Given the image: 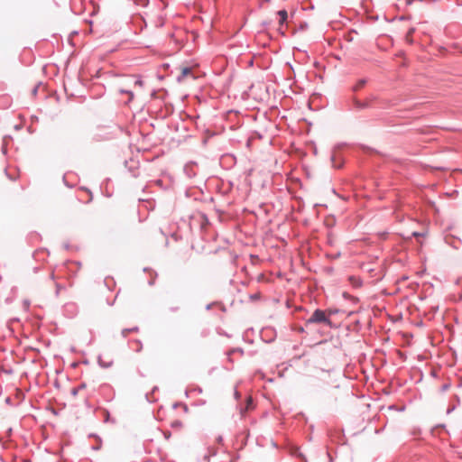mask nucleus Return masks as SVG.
<instances>
[{
  "label": "nucleus",
  "instance_id": "nucleus-14",
  "mask_svg": "<svg viewBox=\"0 0 462 462\" xmlns=\"http://www.w3.org/2000/svg\"><path fill=\"white\" fill-rule=\"evenodd\" d=\"M201 218H202L204 221H208L207 217H206L204 215H201Z\"/></svg>",
  "mask_w": 462,
  "mask_h": 462
},
{
  "label": "nucleus",
  "instance_id": "nucleus-5",
  "mask_svg": "<svg viewBox=\"0 0 462 462\" xmlns=\"http://www.w3.org/2000/svg\"><path fill=\"white\" fill-rule=\"evenodd\" d=\"M128 85L129 87H133L135 88L136 87L143 88V81L140 77L136 78L134 76H132L128 79Z\"/></svg>",
  "mask_w": 462,
  "mask_h": 462
},
{
  "label": "nucleus",
  "instance_id": "nucleus-16",
  "mask_svg": "<svg viewBox=\"0 0 462 462\" xmlns=\"http://www.w3.org/2000/svg\"><path fill=\"white\" fill-rule=\"evenodd\" d=\"M356 286H361V282H358L356 283Z\"/></svg>",
  "mask_w": 462,
  "mask_h": 462
},
{
  "label": "nucleus",
  "instance_id": "nucleus-15",
  "mask_svg": "<svg viewBox=\"0 0 462 462\" xmlns=\"http://www.w3.org/2000/svg\"><path fill=\"white\" fill-rule=\"evenodd\" d=\"M32 93H33V94H36V93H37V87L33 88Z\"/></svg>",
  "mask_w": 462,
  "mask_h": 462
},
{
  "label": "nucleus",
  "instance_id": "nucleus-17",
  "mask_svg": "<svg viewBox=\"0 0 462 462\" xmlns=\"http://www.w3.org/2000/svg\"><path fill=\"white\" fill-rule=\"evenodd\" d=\"M459 300H462V294L461 293L459 294Z\"/></svg>",
  "mask_w": 462,
  "mask_h": 462
},
{
  "label": "nucleus",
  "instance_id": "nucleus-10",
  "mask_svg": "<svg viewBox=\"0 0 462 462\" xmlns=\"http://www.w3.org/2000/svg\"><path fill=\"white\" fill-rule=\"evenodd\" d=\"M5 174L7 175V177L11 180H15L17 176L16 175H11L7 172V170L5 169Z\"/></svg>",
  "mask_w": 462,
  "mask_h": 462
},
{
  "label": "nucleus",
  "instance_id": "nucleus-4",
  "mask_svg": "<svg viewBox=\"0 0 462 462\" xmlns=\"http://www.w3.org/2000/svg\"><path fill=\"white\" fill-rule=\"evenodd\" d=\"M277 15L279 16V25H280L279 32H281L282 35H284L285 32L282 29V26L283 25L284 23H286V21L288 19V13L286 10L282 9V10H280L277 12Z\"/></svg>",
  "mask_w": 462,
  "mask_h": 462
},
{
  "label": "nucleus",
  "instance_id": "nucleus-3",
  "mask_svg": "<svg viewBox=\"0 0 462 462\" xmlns=\"http://www.w3.org/2000/svg\"><path fill=\"white\" fill-rule=\"evenodd\" d=\"M187 78L195 79L192 69L190 67L180 68V72L176 78L177 81L179 83H182Z\"/></svg>",
  "mask_w": 462,
  "mask_h": 462
},
{
  "label": "nucleus",
  "instance_id": "nucleus-12",
  "mask_svg": "<svg viewBox=\"0 0 462 462\" xmlns=\"http://www.w3.org/2000/svg\"><path fill=\"white\" fill-rule=\"evenodd\" d=\"M412 235H413V236H421V234L419 232H413Z\"/></svg>",
  "mask_w": 462,
  "mask_h": 462
},
{
  "label": "nucleus",
  "instance_id": "nucleus-13",
  "mask_svg": "<svg viewBox=\"0 0 462 462\" xmlns=\"http://www.w3.org/2000/svg\"><path fill=\"white\" fill-rule=\"evenodd\" d=\"M343 296H344L345 298H350V296H349V294H348L347 292H344Z\"/></svg>",
  "mask_w": 462,
  "mask_h": 462
},
{
  "label": "nucleus",
  "instance_id": "nucleus-8",
  "mask_svg": "<svg viewBox=\"0 0 462 462\" xmlns=\"http://www.w3.org/2000/svg\"><path fill=\"white\" fill-rule=\"evenodd\" d=\"M149 275H150V279L148 280V285L152 286L154 284V280L157 275L155 273H153L152 272H151L149 273Z\"/></svg>",
  "mask_w": 462,
  "mask_h": 462
},
{
  "label": "nucleus",
  "instance_id": "nucleus-2",
  "mask_svg": "<svg viewBox=\"0 0 462 462\" xmlns=\"http://www.w3.org/2000/svg\"><path fill=\"white\" fill-rule=\"evenodd\" d=\"M309 323H325L330 325V319L327 317L325 311L321 310H316L310 318L308 319Z\"/></svg>",
  "mask_w": 462,
  "mask_h": 462
},
{
  "label": "nucleus",
  "instance_id": "nucleus-6",
  "mask_svg": "<svg viewBox=\"0 0 462 462\" xmlns=\"http://www.w3.org/2000/svg\"><path fill=\"white\" fill-rule=\"evenodd\" d=\"M119 93L121 94H126L129 96L128 101H132L134 98V92L132 88H120L118 89Z\"/></svg>",
  "mask_w": 462,
  "mask_h": 462
},
{
  "label": "nucleus",
  "instance_id": "nucleus-1",
  "mask_svg": "<svg viewBox=\"0 0 462 462\" xmlns=\"http://www.w3.org/2000/svg\"><path fill=\"white\" fill-rule=\"evenodd\" d=\"M375 99H376V97L373 95L368 97L365 101H361V100L357 99L356 97H353L352 100H351V102H352L351 109L360 111V110L368 108L371 106V103L373 101H374Z\"/></svg>",
  "mask_w": 462,
  "mask_h": 462
},
{
  "label": "nucleus",
  "instance_id": "nucleus-7",
  "mask_svg": "<svg viewBox=\"0 0 462 462\" xmlns=\"http://www.w3.org/2000/svg\"><path fill=\"white\" fill-rule=\"evenodd\" d=\"M366 82L367 80L365 79H359L357 83L352 88L353 91H358L366 84Z\"/></svg>",
  "mask_w": 462,
  "mask_h": 462
},
{
  "label": "nucleus",
  "instance_id": "nucleus-11",
  "mask_svg": "<svg viewBox=\"0 0 462 462\" xmlns=\"http://www.w3.org/2000/svg\"><path fill=\"white\" fill-rule=\"evenodd\" d=\"M259 297H260V293H255V294H254V295H252V296H251V299H252V300H256V299H258Z\"/></svg>",
  "mask_w": 462,
  "mask_h": 462
},
{
  "label": "nucleus",
  "instance_id": "nucleus-9",
  "mask_svg": "<svg viewBox=\"0 0 462 462\" xmlns=\"http://www.w3.org/2000/svg\"><path fill=\"white\" fill-rule=\"evenodd\" d=\"M413 32H414V29H413V28H411V29L408 31L407 34H406V40H407L409 42H411V40L410 38H411V34H412Z\"/></svg>",
  "mask_w": 462,
  "mask_h": 462
}]
</instances>
